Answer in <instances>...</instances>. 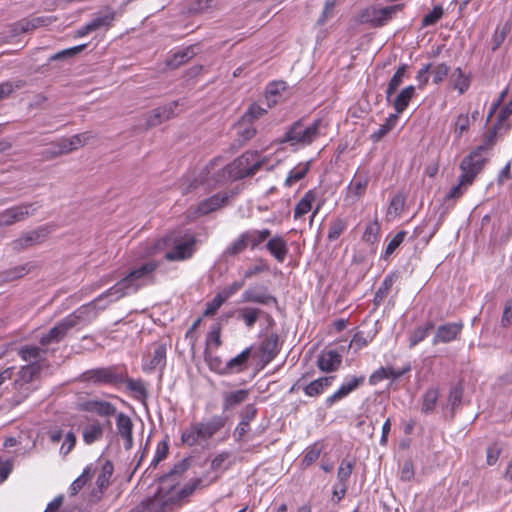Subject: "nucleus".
I'll list each match as a JSON object with an SVG mask.
<instances>
[{"label":"nucleus","instance_id":"obj_1","mask_svg":"<svg viewBox=\"0 0 512 512\" xmlns=\"http://www.w3.org/2000/svg\"><path fill=\"white\" fill-rule=\"evenodd\" d=\"M177 475L178 470L174 468L169 474L160 478V487L155 495L143 501L138 507L141 512H168L174 505L190 496L201 482L197 479L183 487L170 484V480L174 481Z\"/></svg>","mask_w":512,"mask_h":512},{"label":"nucleus","instance_id":"obj_2","mask_svg":"<svg viewBox=\"0 0 512 512\" xmlns=\"http://www.w3.org/2000/svg\"><path fill=\"white\" fill-rule=\"evenodd\" d=\"M158 265L157 261L149 260L138 267H134L125 277L104 292V295H112L113 299L111 301H116L128 294L137 292L147 283L154 282L153 273Z\"/></svg>","mask_w":512,"mask_h":512},{"label":"nucleus","instance_id":"obj_3","mask_svg":"<svg viewBox=\"0 0 512 512\" xmlns=\"http://www.w3.org/2000/svg\"><path fill=\"white\" fill-rule=\"evenodd\" d=\"M226 424V417L214 415L207 421L191 424L181 435L182 442L195 446L212 438Z\"/></svg>","mask_w":512,"mask_h":512},{"label":"nucleus","instance_id":"obj_4","mask_svg":"<svg viewBox=\"0 0 512 512\" xmlns=\"http://www.w3.org/2000/svg\"><path fill=\"white\" fill-rule=\"evenodd\" d=\"M263 163L264 158L258 152L247 151L227 165L225 170L230 179L239 180L255 175Z\"/></svg>","mask_w":512,"mask_h":512},{"label":"nucleus","instance_id":"obj_5","mask_svg":"<svg viewBox=\"0 0 512 512\" xmlns=\"http://www.w3.org/2000/svg\"><path fill=\"white\" fill-rule=\"evenodd\" d=\"M322 123L321 119L314 120L309 125L297 121L287 130L283 142H288L291 146L310 145L320 136Z\"/></svg>","mask_w":512,"mask_h":512},{"label":"nucleus","instance_id":"obj_6","mask_svg":"<svg viewBox=\"0 0 512 512\" xmlns=\"http://www.w3.org/2000/svg\"><path fill=\"white\" fill-rule=\"evenodd\" d=\"M84 381L97 385L116 386L124 383V369L117 366L91 369L83 373Z\"/></svg>","mask_w":512,"mask_h":512},{"label":"nucleus","instance_id":"obj_7","mask_svg":"<svg viewBox=\"0 0 512 512\" xmlns=\"http://www.w3.org/2000/svg\"><path fill=\"white\" fill-rule=\"evenodd\" d=\"M487 158L483 156L482 147H477L469 155L463 158L460 163L461 177L466 182L473 183L476 176L483 170Z\"/></svg>","mask_w":512,"mask_h":512},{"label":"nucleus","instance_id":"obj_8","mask_svg":"<svg viewBox=\"0 0 512 512\" xmlns=\"http://www.w3.org/2000/svg\"><path fill=\"white\" fill-rule=\"evenodd\" d=\"M39 208L37 203H23L0 212V226L6 227L26 220Z\"/></svg>","mask_w":512,"mask_h":512},{"label":"nucleus","instance_id":"obj_9","mask_svg":"<svg viewBox=\"0 0 512 512\" xmlns=\"http://www.w3.org/2000/svg\"><path fill=\"white\" fill-rule=\"evenodd\" d=\"M403 8V4H395L387 7H370L366 9L363 17L375 27L386 25L393 16Z\"/></svg>","mask_w":512,"mask_h":512},{"label":"nucleus","instance_id":"obj_10","mask_svg":"<svg viewBox=\"0 0 512 512\" xmlns=\"http://www.w3.org/2000/svg\"><path fill=\"white\" fill-rule=\"evenodd\" d=\"M75 317H65L56 326L51 328L46 334L42 335L39 343L47 348L51 344L59 343L67 335L68 331L75 327Z\"/></svg>","mask_w":512,"mask_h":512},{"label":"nucleus","instance_id":"obj_11","mask_svg":"<svg viewBox=\"0 0 512 512\" xmlns=\"http://www.w3.org/2000/svg\"><path fill=\"white\" fill-rule=\"evenodd\" d=\"M150 350L149 354L143 357V370L146 372H153L157 368L162 370L166 365V344L153 343Z\"/></svg>","mask_w":512,"mask_h":512},{"label":"nucleus","instance_id":"obj_12","mask_svg":"<svg viewBox=\"0 0 512 512\" xmlns=\"http://www.w3.org/2000/svg\"><path fill=\"white\" fill-rule=\"evenodd\" d=\"M369 182L368 171H357L346 188V200L352 203L358 201L365 194Z\"/></svg>","mask_w":512,"mask_h":512},{"label":"nucleus","instance_id":"obj_13","mask_svg":"<svg viewBox=\"0 0 512 512\" xmlns=\"http://www.w3.org/2000/svg\"><path fill=\"white\" fill-rule=\"evenodd\" d=\"M196 238L187 235L183 241L178 242L175 246L165 253V259L168 261H183L192 257L195 252Z\"/></svg>","mask_w":512,"mask_h":512},{"label":"nucleus","instance_id":"obj_14","mask_svg":"<svg viewBox=\"0 0 512 512\" xmlns=\"http://www.w3.org/2000/svg\"><path fill=\"white\" fill-rule=\"evenodd\" d=\"M80 409L85 412L94 413L102 418H110L118 414L117 407L113 403L98 398L83 402Z\"/></svg>","mask_w":512,"mask_h":512},{"label":"nucleus","instance_id":"obj_15","mask_svg":"<svg viewBox=\"0 0 512 512\" xmlns=\"http://www.w3.org/2000/svg\"><path fill=\"white\" fill-rule=\"evenodd\" d=\"M178 107V101H172L163 106H160L145 116V128L155 127L161 124L163 121L169 120L175 116V109Z\"/></svg>","mask_w":512,"mask_h":512},{"label":"nucleus","instance_id":"obj_16","mask_svg":"<svg viewBox=\"0 0 512 512\" xmlns=\"http://www.w3.org/2000/svg\"><path fill=\"white\" fill-rule=\"evenodd\" d=\"M365 381V376H351L346 378L345 382L340 388L335 391L332 395L326 398L325 404L327 407H331L334 403L347 397L350 393L358 389Z\"/></svg>","mask_w":512,"mask_h":512},{"label":"nucleus","instance_id":"obj_17","mask_svg":"<svg viewBox=\"0 0 512 512\" xmlns=\"http://www.w3.org/2000/svg\"><path fill=\"white\" fill-rule=\"evenodd\" d=\"M463 326L464 324L462 321L440 325L435 332L432 341L433 345H437L438 343H449L458 339Z\"/></svg>","mask_w":512,"mask_h":512},{"label":"nucleus","instance_id":"obj_18","mask_svg":"<svg viewBox=\"0 0 512 512\" xmlns=\"http://www.w3.org/2000/svg\"><path fill=\"white\" fill-rule=\"evenodd\" d=\"M107 297L113 298L112 295H104V293H103L98 298H96L94 301H92L91 303H89L87 305L81 306L74 313L68 315L67 317H75L74 318L75 326H77L81 322L90 321L97 316V311H96L97 308L105 309L106 305L99 306V304L103 299H105Z\"/></svg>","mask_w":512,"mask_h":512},{"label":"nucleus","instance_id":"obj_19","mask_svg":"<svg viewBox=\"0 0 512 512\" xmlns=\"http://www.w3.org/2000/svg\"><path fill=\"white\" fill-rule=\"evenodd\" d=\"M95 468L97 469L95 472V473H97V479H96L97 488L93 490L92 496L98 500L101 498L104 491L110 485V479L114 472V466L110 460H105L101 464L100 469H98L97 466Z\"/></svg>","mask_w":512,"mask_h":512},{"label":"nucleus","instance_id":"obj_20","mask_svg":"<svg viewBox=\"0 0 512 512\" xmlns=\"http://www.w3.org/2000/svg\"><path fill=\"white\" fill-rule=\"evenodd\" d=\"M133 422L131 418L123 412L116 415V428L119 436L123 440V446L130 450L134 445L133 440Z\"/></svg>","mask_w":512,"mask_h":512},{"label":"nucleus","instance_id":"obj_21","mask_svg":"<svg viewBox=\"0 0 512 512\" xmlns=\"http://www.w3.org/2000/svg\"><path fill=\"white\" fill-rule=\"evenodd\" d=\"M48 352L47 348L38 347L34 345H26L19 349V356L25 362H28L29 365L41 366L42 368L46 366V354Z\"/></svg>","mask_w":512,"mask_h":512},{"label":"nucleus","instance_id":"obj_22","mask_svg":"<svg viewBox=\"0 0 512 512\" xmlns=\"http://www.w3.org/2000/svg\"><path fill=\"white\" fill-rule=\"evenodd\" d=\"M261 360L270 363L280 352L279 336L276 333L268 335L260 344Z\"/></svg>","mask_w":512,"mask_h":512},{"label":"nucleus","instance_id":"obj_23","mask_svg":"<svg viewBox=\"0 0 512 512\" xmlns=\"http://www.w3.org/2000/svg\"><path fill=\"white\" fill-rule=\"evenodd\" d=\"M342 356L335 350L322 351L317 359V366L323 372H334L339 369Z\"/></svg>","mask_w":512,"mask_h":512},{"label":"nucleus","instance_id":"obj_24","mask_svg":"<svg viewBox=\"0 0 512 512\" xmlns=\"http://www.w3.org/2000/svg\"><path fill=\"white\" fill-rule=\"evenodd\" d=\"M263 290H265L263 288ZM243 303H258L262 305H277V299L267 293L266 291H260V288L254 287L245 290L242 294Z\"/></svg>","mask_w":512,"mask_h":512},{"label":"nucleus","instance_id":"obj_25","mask_svg":"<svg viewBox=\"0 0 512 512\" xmlns=\"http://www.w3.org/2000/svg\"><path fill=\"white\" fill-rule=\"evenodd\" d=\"M257 409L254 405H246L241 413V421L234 430V437L237 441H242L245 434L249 431L250 423L254 420Z\"/></svg>","mask_w":512,"mask_h":512},{"label":"nucleus","instance_id":"obj_26","mask_svg":"<svg viewBox=\"0 0 512 512\" xmlns=\"http://www.w3.org/2000/svg\"><path fill=\"white\" fill-rule=\"evenodd\" d=\"M266 249L279 263L284 262L289 251L287 241L279 235L270 236Z\"/></svg>","mask_w":512,"mask_h":512},{"label":"nucleus","instance_id":"obj_27","mask_svg":"<svg viewBox=\"0 0 512 512\" xmlns=\"http://www.w3.org/2000/svg\"><path fill=\"white\" fill-rule=\"evenodd\" d=\"M199 52L198 45H190L177 52H175L171 58L166 61V65L170 69H176L179 66L185 64L187 61L192 59Z\"/></svg>","mask_w":512,"mask_h":512},{"label":"nucleus","instance_id":"obj_28","mask_svg":"<svg viewBox=\"0 0 512 512\" xmlns=\"http://www.w3.org/2000/svg\"><path fill=\"white\" fill-rule=\"evenodd\" d=\"M103 435L104 425L98 420H93L88 423L82 430L83 441L87 445L100 441L103 438Z\"/></svg>","mask_w":512,"mask_h":512},{"label":"nucleus","instance_id":"obj_29","mask_svg":"<svg viewBox=\"0 0 512 512\" xmlns=\"http://www.w3.org/2000/svg\"><path fill=\"white\" fill-rule=\"evenodd\" d=\"M252 353V347L244 349L240 354L226 363L227 375L243 372L247 368L248 360Z\"/></svg>","mask_w":512,"mask_h":512},{"label":"nucleus","instance_id":"obj_30","mask_svg":"<svg viewBox=\"0 0 512 512\" xmlns=\"http://www.w3.org/2000/svg\"><path fill=\"white\" fill-rule=\"evenodd\" d=\"M416 94V89L413 85H409L403 88L398 95L391 101V104L395 110V114L399 115L403 113L408 107L410 101Z\"/></svg>","mask_w":512,"mask_h":512},{"label":"nucleus","instance_id":"obj_31","mask_svg":"<svg viewBox=\"0 0 512 512\" xmlns=\"http://www.w3.org/2000/svg\"><path fill=\"white\" fill-rule=\"evenodd\" d=\"M334 379L335 376L320 377L304 386L303 391L309 397L320 396L332 385Z\"/></svg>","mask_w":512,"mask_h":512},{"label":"nucleus","instance_id":"obj_32","mask_svg":"<svg viewBox=\"0 0 512 512\" xmlns=\"http://www.w3.org/2000/svg\"><path fill=\"white\" fill-rule=\"evenodd\" d=\"M248 396V389H239L223 393V411H229L242 404L247 400Z\"/></svg>","mask_w":512,"mask_h":512},{"label":"nucleus","instance_id":"obj_33","mask_svg":"<svg viewBox=\"0 0 512 512\" xmlns=\"http://www.w3.org/2000/svg\"><path fill=\"white\" fill-rule=\"evenodd\" d=\"M44 237V229L25 233L20 238L11 242L12 249L20 251L26 247L39 243Z\"/></svg>","mask_w":512,"mask_h":512},{"label":"nucleus","instance_id":"obj_34","mask_svg":"<svg viewBox=\"0 0 512 512\" xmlns=\"http://www.w3.org/2000/svg\"><path fill=\"white\" fill-rule=\"evenodd\" d=\"M316 198L317 193L315 190L307 191L294 208V219L297 220L310 212L313 209Z\"/></svg>","mask_w":512,"mask_h":512},{"label":"nucleus","instance_id":"obj_35","mask_svg":"<svg viewBox=\"0 0 512 512\" xmlns=\"http://www.w3.org/2000/svg\"><path fill=\"white\" fill-rule=\"evenodd\" d=\"M227 200V194H215L212 197L200 202L197 211L200 215L208 214L222 207Z\"/></svg>","mask_w":512,"mask_h":512},{"label":"nucleus","instance_id":"obj_36","mask_svg":"<svg viewBox=\"0 0 512 512\" xmlns=\"http://www.w3.org/2000/svg\"><path fill=\"white\" fill-rule=\"evenodd\" d=\"M234 129L240 146L252 139L256 134V129L253 127L252 123H249L242 118L238 123H236Z\"/></svg>","mask_w":512,"mask_h":512},{"label":"nucleus","instance_id":"obj_37","mask_svg":"<svg viewBox=\"0 0 512 512\" xmlns=\"http://www.w3.org/2000/svg\"><path fill=\"white\" fill-rule=\"evenodd\" d=\"M406 371L407 370L396 371L391 367H380L369 377V383L371 385H376L387 378L397 379L401 377Z\"/></svg>","mask_w":512,"mask_h":512},{"label":"nucleus","instance_id":"obj_38","mask_svg":"<svg viewBox=\"0 0 512 512\" xmlns=\"http://www.w3.org/2000/svg\"><path fill=\"white\" fill-rule=\"evenodd\" d=\"M407 64H402L390 79L386 89V100L390 102L391 96L396 92L398 87L403 83L407 72Z\"/></svg>","mask_w":512,"mask_h":512},{"label":"nucleus","instance_id":"obj_39","mask_svg":"<svg viewBox=\"0 0 512 512\" xmlns=\"http://www.w3.org/2000/svg\"><path fill=\"white\" fill-rule=\"evenodd\" d=\"M243 233L247 240L248 246L251 249L257 248L261 243L266 241L271 236V231L269 229L248 230Z\"/></svg>","mask_w":512,"mask_h":512},{"label":"nucleus","instance_id":"obj_40","mask_svg":"<svg viewBox=\"0 0 512 512\" xmlns=\"http://www.w3.org/2000/svg\"><path fill=\"white\" fill-rule=\"evenodd\" d=\"M204 354L205 362L211 371L219 375H227L226 363H223L219 356L214 355L208 348L205 349Z\"/></svg>","mask_w":512,"mask_h":512},{"label":"nucleus","instance_id":"obj_41","mask_svg":"<svg viewBox=\"0 0 512 512\" xmlns=\"http://www.w3.org/2000/svg\"><path fill=\"white\" fill-rule=\"evenodd\" d=\"M96 470L97 469L93 468L92 465L87 466L83 470L82 474L71 484L69 489L70 495L75 496L86 485V483L91 480Z\"/></svg>","mask_w":512,"mask_h":512},{"label":"nucleus","instance_id":"obj_42","mask_svg":"<svg viewBox=\"0 0 512 512\" xmlns=\"http://www.w3.org/2000/svg\"><path fill=\"white\" fill-rule=\"evenodd\" d=\"M28 23L26 22V18H23L17 22H14L7 26L6 34L3 36L5 42H11L14 38L18 37L21 34L28 33Z\"/></svg>","mask_w":512,"mask_h":512},{"label":"nucleus","instance_id":"obj_43","mask_svg":"<svg viewBox=\"0 0 512 512\" xmlns=\"http://www.w3.org/2000/svg\"><path fill=\"white\" fill-rule=\"evenodd\" d=\"M398 121L397 114H390L385 123L380 125L377 131L373 132L370 136L373 142H379L384 136H386L395 126Z\"/></svg>","mask_w":512,"mask_h":512},{"label":"nucleus","instance_id":"obj_44","mask_svg":"<svg viewBox=\"0 0 512 512\" xmlns=\"http://www.w3.org/2000/svg\"><path fill=\"white\" fill-rule=\"evenodd\" d=\"M310 169V162L300 163L294 167L288 174L285 185L291 187L294 183L303 179Z\"/></svg>","mask_w":512,"mask_h":512},{"label":"nucleus","instance_id":"obj_45","mask_svg":"<svg viewBox=\"0 0 512 512\" xmlns=\"http://www.w3.org/2000/svg\"><path fill=\"white\" fill-rule=\"evenodd\" d=\"M248 247L244 233H241L223 252V257H234L242 253Z\"/></svg>","mask_w":512,"mask_h":512},{"label":"nucleus","instance_id":"obj_46","mask_svg":"<svg viewBox=\"0 0 512 512\" xmlns=\"http://www.w3.org/2000/svg\"><path fill=\"white\" fill-rule=\"evenodd\" d=\"M512 24L510 21L505 22L502 26L498 25L492 36V50H497L504 42L508 33L511 31Z\"/></svg>","mask_w":512,"mask_h":512},{"label":"nucleus","instance_id":"obj_47","mask_svg":"<svg viewBox=\"0 0 512 512\" xmlns=\"http://www.w3.org/2000/svg\"><path fill=\"white\" fill-rule=\"evenodd\" d=\"M397 279H398V275L396 273H390L384 278L380 287L376 291V294H375L376 302L379 303L387 297L390 289L392 288L393 284L395 283V281Z\"/></svg>","mask_w":512,"mask_h":512},{"label":"nucleus","instance_id":"obj_48","mask_svg":"<svg viewBox=\"0 0 512 512\" xmlns=\"http://www.w3.org/2000/svg\"><path fill=\"white\" fill-rule=\"evenodd\" d=\"M42 370L41 366H35V365H25L23 366L20 371L18 372V379L16 380V383H30L32 382Z\"/></svg>","mask_w":512,"mask_h":512},{"label":"nucleus","instance_id":"obj_49","mask_svg":"<svg viewBox=\"0 0 512 512\" xmlns=\"http://www.w3.org/2000/svg\"><path fill=\"white\" fill-rule=\"evenodd\" d=\"M438 397L439 392L436 388L428 389L423 396L421 412L424 414L431 413L435 409Z\"/></svg>","mask_w":512,"mask_h":512},{"label":"nucleus","instance_id":"obj_50","mask_svg":"<svg viewBox=\"0 0 512 512\" xmlns=\"http://www.w3.org/2000/svg\"><path fill=\"white\" fill-rule=\"evenodd\" d=\"M263 312L254 307H244L239 310V318L242 319L248 328H252Z\"/></svg>","mask_w":512,"mask_h":512},{"label":"nucleus","instance_id":"obj_51","mask_svg":"<svg viewBox=\"0 0 512 512\" xmlns=\"http://www.w3.org/2000/svg\"><path fill=\"white\" fill-rule=\"evenodd\" d=\"M115 19V13L113 11L107 12L103 15H98L93 18L88 24L92 31L99 30L101 28H109Z\"/></svg>","mask_w":512,"mask_h":512},{"label":"nucleus","instance_id":"obj_52","mask_svg":"<svg viewBox=\"0 0 512 512\" xmlns=\"http://www.w3.org/2000/svg\"><path fill=\"white\" fill-rule=\"evenodd\" d=\"M348 222L344 218L337 217L334 219L329 227L327 238L329 241L337 240L340 235L346 230Z\"/></svg>","mask_w":512,"mask_h":512},{"label":"nucleus","instance_id":"obj_53","mask_svg":"<svg viewBox=\"0 0 512 512\" xmlns=\"http://www.w3.org/2000/svg\"><path fill=\"white\" fill-rule=\"evenodd\" d=\"M353 468H354V463L352 461L347 460V459H343L341 461L340 466L337 471V480H338L339 486H343V485L347 486V483L351 476Z\"/></svg>","mask_w":512,"mask_h":512},{"label":"nucleus","instance_id":"obj_54","mask_svg":"<svg viewBox=\"0 0 512 512\" xmlns=\"http://www.w3.org/2000/svg\"><path fill=\"white\" fill-rule=\"evenodd\" d=\"M25 85L26 82L21 79L0 83V100L8 98L14 91L22 89Z\"/></svg>","mask_w":512,"mask_h":512},{"label":"nucleus","instance_id":"obj_55","mask_svg":"<svg viewBox=\"0 0 512 512\" xmlns=\"http://www.w3.org/2000/svg\"><path fill=\"white\" fill-rule=\"evenodd\" d=\"M434 328L433 322H427L424 326L418 327L412 334L410 339V346H416L418 343L423 341Z\"/></svg>","mask_w":512,"mask_h":512},{"label":"nucleus","instance_id":"obj_56","mask_svg":"<svg viewBox=\"0 0 512 512\" xmlns=\"http://www.w3.org/2000/svg\"><path fill=\"white\" fill-rule=\"evenodd\" d=\"M470 185H472V183L466 182V179L460 176L459 183L449 190V192L445 196V201L459 199L465 193V191L468 189Z\"/></svg>","mask_w":512,"mask_h":512},{"label":"nucleus","instance_id":"obj_57","mask_svg":"<svg viewBox=\"0 0 512 512\" xmlns=\"http://www.w3.org/2000/svg\"><path fill=\"white\" fill-rule=\"evenodd\" d=\"M379 231L380 224L378 220L368 223L363 233V240L369 244H374L377 241Z\"/></svg>","mask_w":512,"mask_h":512},{"label":"nucleus","instance_id":"obj_58","mask_svg":"<svg viewBox=\"0 0 512 512\" xmlns=\"http://www.w3.org/2000/svg\"><path fill=\"white\" fill-rule=\"evenodd\" d=\"M56 21V17L53 16H39L33 18H26V22L28 23L29 31H34L39 27H44L52 24Z\"/></svg>","mask_w":512,"mask_h":512},{"label":"nucleus","instance_id":"obj_59","mask_svg":"<svg viewBox=\"0 0 512 512\" xmlns=\"http://www.w3.org/2000/svg\"><path fill=\"white\" fill-rule=\"evenodd\" d=\"M321 454V448L318 447L317 444H314L307 448L306 453L302 459V466L304 468L309 467L311 464H313L320 456Z\"/></svg>","mask_w":512,"mask_h":512},{"label":"nucleus","instance_id":"obj_60","mask_svg":"<svg viewBox=\"0 0 512 512\" xmlns=\"http://www.w3.org/2000/svg\"><path fill=\"white\" fill-rule=\"evenodd\" d=\"M269 265L266 263L265 260L263 259H257L256 260V264L249 267L245 272H244V279H250L252 278L253 276L257 275V274H260V273H263V272H267L269 271Z\"/></svg>","mask_w":512,"mask_h":512},{"label":"nucleus","instance_id":"obj_61","mask_svg":"<svg viewBox=\"0 0 512 512\" xmlns=\"http://www.w3.org/2000/svg\"><path fill=\"white\" fill-rule=\"evenodd\" d=\"M266 113V109L262 108L261 106L257 104H252L248 108V110L244 113V115L241 117L245 121L249 123H253L256 119H259Z\"/></svg>","mask_w":512,"mask_h":512},{"label":"nucleus","instance_id":"obj_62","mask_svg":"<svg viewBox=\"0 0 512 512\" xmlns=\"http://www.w3.org/2000/svg\"><path fill=\"white\" fill-rule=\"evenodd\" d=\"M225 301H226L225 296H223L221 293H218L211 301H209L206 304V309H205L203 315L204 316L214 315Z\"/></svg>","mask_w":512,"mask_h":512},{"label":"nucleus","instance_id":"obj_63","mask_svg":"<svg viewBox=\"0 0 512 512\" xmlns=\"http://www.w3.org/2000/svg\"><path fill=\"white\" fill-rule=\"evenodd\" d=\"M406 231H399L388 243L385 250V259L394 253L406 237Z\"/></svg>","mask_w":512,"mask_h":512},{"label":"nucleus","instance_id":"obj_64","mask_svg":"<svg viewBox=\"0 0 512 512\" xmlns=\"http://www.w3.org/2000/svg\"><path fill=\"white\" fill-rule=\"evenodd\" d=\"M462 395L463 391L461 387L455 386L451 388L448 397V404L450 405L452 412H454L456 408L460 406L462 401Z\"/></svg>","mask_w":512,"mask_h":512}]
</instances>
